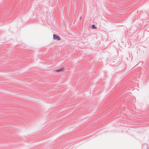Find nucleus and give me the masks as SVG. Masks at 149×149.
<instances>
[{"label": "nucleus", "instance_id": "obj_3", "mask_svg": "<svg viewBox=\"0 0 149 149\" xmlns=\"http://www.w3.org/2000/svg\"><path fill=\"white\" fill-rule=\"evenodd\" d=\"M92 28H93V29H97L96 27L94 25H92Z\"/></svg>", "mask_w": 149, "mask_h": 149}, {"label": "nucleus", "instance_id": "obj_2", "mask_svg": "<svg viewBox=\"0 0 149 149\" xmlns=\"http://www.w3.org/2000/svg\"><path fill=\"white\" fill-rule=\"evenodd\" d=\"M65 68L63 67H61L58 70H54V71L56 72H59L61 71H62L65 70Z\"/></svg>", "mask_w": 149, "mask_h": 149}, {"label": "nucleus", "instance_id": "obj_1", "mask_svg": "<svg viewBox=\"0 0 149 149\" xmlns=\"http://www.w3.org/2000/svg\"><path fill=\"white\" fill-rule=\"evenodd\" d=\"M53 38L54 40H61V38L59 36L55 34L53 35Z\"/></svg>", "mask_w": 149, "mask_h": 149}]
</instances>
